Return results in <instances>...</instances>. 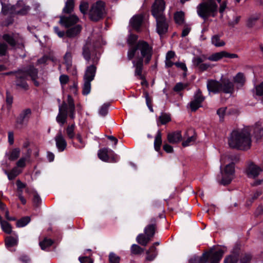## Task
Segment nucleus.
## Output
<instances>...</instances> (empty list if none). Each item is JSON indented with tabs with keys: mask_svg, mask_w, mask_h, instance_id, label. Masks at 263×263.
I'll return each mask as SVG.
<instances>
[{
	"mask_svg": "<svg viewBox=\"0 0 263 263\" xmlns=\"http://www.w3.org/2000/svg\"><path fill=\"white\" fill-rule=\"evenodd\" d=\"M152 47L146 42L139 41L136 46L129 47L127 52L128 59H133V66L135 68V73L138 76L140 79H143L142 71L143 69V60L146 64L151 61L152 55Z\"/></svg>",
	"mask_w": 263,
	"mask_h": 263,
	"instance_id": "1",
	"label": "nucleus"
},
{
	"mask_svg": "<svg viewBox=\"0 0 263 263\" xmlns=\"http://www.w3.org/2000/svg\"><path fill=\"white\" fill-rule=\"evenodd\" d=\"M252 128L246 127L241 130L232 132L229 140V145L233 148L247 150L251 145V133Z\"/></svg>",
	"mask_w": 263,
	"mask_h": 263,
	"instance_id": "2",
	"label": "nucleus"
},
{
	"mask_svg": "<svg viewBox=\"0 0 263 263\" xmlns=\"http://www.w3.org/2000/svg\"><path fill=\"white\" fill-rule=\"evenodd\" d=\"M236 156L232 155H226L221 156L220 159L221 184H229L234 178L235 168L234 162L237 160Z\"/></svg>",
	"mask_w": 263,
	"mask_h": 263,
	"instance_id": "3",
	"label": "nucleus"
},
{
	"mask_svg": "<svg viewBox=\"0 0 263 263\" xmlns=\"http://www.w3.org/2000/svg\"><path fill=\"white\" fill-rule=\"evenodd\" d=\"M165 3L163 0H155L152 7V14L157 22V32L161 36L167 32L168 24L164 16Z\"/></svg>",
	"mask_w": 263,
	"mask_h": 263,
	"instance_id": "4",
	"label": "nucleus"
},
{
	"mask_svg": "<svg viewBox=\"0 0 263 263\" xmlns=\"http://www.w3.org/2000/svg\"><path fill=\"white\" fill-rule=\"evenodd\" d=\"M221 0H203L197 7V13L198 15L206 20L208 17H214L218 12V4Z\"/></svg>",
	"mask_w": 263,
	"mask_h": 263,
	"instance_id": "5",
	"label": "nucleus"
},
{
	"mask_svg": "<svg viewBox=\"0 0 263 263\" xmlns=\"http://www.w3.org/2000/svg\"><path fill=\"white\" fill-rule=\"evenodd\" d=\"M67 102L68 105L64 103L59 106V114L56 117V121L61 126H63L67 121L68 111L72 119L75 117V106L71 96H68Z\"/></svg>",
	"mask_w": 263,
	"mask_h": 263,
	"instance_id": "6",
	"label": "nucleus"
},
{
	"mask_svg": "<svg viewBox=\"0 0 263 263\" xmlns=\"http://www.w3.org/2000/svg\"><path fill=\"white\" fill-rule=\"evenodd\" d=\"M37 71L34 67H30L27 71L19 70L16 72V85L24 89H28V85L26 82L27 76L29 75L32 80L34 81L36 86H38L39 83L35 80L37 77Z\"/></svg>",
	"mask_w": 263,
	"mask_h": 263,
	"instance_id": "7",
	"label": "nucleus"
},
{
	"mask_svg": "<svg viewBox=\"0 0 263 263\" xmlns=\"http://www.w3.org/2000/svg\"><path fill=\"white\" fill-rule=\"evenodd\" d=\"M246 173L249 178L255 179V181L252 183V185L257 186L263 183L262 168L253 162H250L248 164Z\"/></svg>",
	"mask_w": 263,
	"mask_h": 263,
	"instance_id": "8",
	"label": "nucleus"
},
{
	"mask_svg": "<svg viewBox=\"0 0 263 263\" xmlns=\"http://www.w3.org/2000/svg\"><path fill=\"white\" fill-rule=\"evenodd\" d=\"M89 18L92 21H98L102 19L105 14L104 4L101 1L92 5L89 11Z\"/></svg>",
	"mask_w": 263,
	"mask_h": 263,
	"instance_id": "9",
	"label": "nucleus"
},
{
	"mask_svg": "<svg viewBox=\"0 0 263 263\" xmlns=\"http://www.w3.org/2000/svg\"><path fill=\"white\" fill-rule=\"evenodd\" d=\"M224 250L219 249L217 251L213 252L212 250L204 253L201 257V259L203 261V263H219L221 259Z\"/></svg>",
	"mask_w": 263,
	"mask_h": 263,
	"instance_id": "10",
	"label": "nucleus"
},
{
	"mask_svg": "<svg viewBox=\"0 0 263 263\" xmlns=\"http://www.w3.org/2000/svg\"><path fill=\"white\" fill-rule=\"evenodd\" d=\"M80 19L76 14H71L68 16H61L59 23L65 28H69L78 24Z\"/></svg>",
	"mask_w": 263,
	"mask_h": 263,
	"instance_id": "11",
	"label": "nucleus"
},
{
	"mask_svg": "<svg viewBox=\"0 0 263 263\" xmlns=\"http://www.w3.org/2000/svg\"><path fill=\"white\" fill-rule=\"evenodd\" d=\"M223 58L234 59L238 58V55L237 54L230 53L226 51L223 50L218 52H216L212 54L208 58H206V59L212 62H217Z\"/></svg>",
	"mask_w": 263,
	"mask_h": 263,
	"instance_id": "12",
	"label": "nucleus"
},
{
	"mask_svg": "<svg viewBox=\"0 0 263 263\" xmlns=\"http://www.w3.org/2000/svg\"><path fill=\"white\" fill-rule=\"evenodd\" d=\"M29 10V6H26L23 1H20L15 5L11 7L10 13L23 15L26 14Z\"/></svg>",
	"mask_w": 263,
	"mask_h": 263,
	"instance_id": "13",
	"label": "nucleus"
},
{
	"mask_svg": "<svg viewBox=\"0 0 263 263\" xmlns=\"http://www.w3.org/2000/svg\"><path fill=\"white\" fill-rule=\"evenodd\" d=\"M204 98L202 96L201 91L198 89L194 95L193 100L190 102V106L192 111H196L201 106V104Z\"/></svg>",
	"mask_w": 263,
	"mask_h": 263,
	"instance_id": "14",
	"label": "nucleus"
},
{
	"mask_svg": "<svg viewBox=\"0 0 263 263\" xmlns=\"http://www.w3.org/2000/svg\"><path fill=\"white\" fill-rule=\"evenodd\" d=\"M206 86L209 92L216 93L222 90V83L217 81L208 80Z\"/></svg>",
	"mask_w": 263,
	"mask_h": 263,
	"instance_id": "15",
	"label": "nucleus"
},
{
	"mask_svg": "<svg viewBox=\"0 0 263 263\" xmlns=\"http://www.w3.org/2000/svg\"><path fill=\"white\" fill-rule=\"evenodd\" d=\"M56 146L59 151L62 152L67 146V142L61 132H59L54 138Z\"/></svg>",
	"mask_w": 263,
	"mask_h": 263,
	"instance_id": "16",
	"label": "nucleus"
},
{
	"mask_svg": "<svg viewBox=\"0 0 263 263\" xmlns=\"http://www.w3.org/2000/svg\"><path fill=\"white\" fill-rule=\"evenodd\" d=\"M82 29V25L77 24L72 27H69L66 31L65 34L69 37H74L81 32Z\"/></svg>",
	"mask_w": 263,
	"mask_h": 263,
	"instance_id": "17",
	"label": "nucleus"
},
{
	"mask_svg": "<svg viewBox=\"0 0 263 263\" xmlns=\"http://www.w3.org/2000/svg\"><path fill=\"white\" fill-rule=\"evenodd\" d=\"M143 22V16L141 14L134 15L130 20V24L134 29L139 30Z\"/></svg>",
	"mask_w": 263,
	"mask_h": 263,
	"instance_id": "18",
	"label": "nucleus"
},
{
	"mask_svg": "<svg viewBox=\"0 0 263 263\" xmlns=\"http://www.w3.org/2000/svg\"><path fill=\"white\" fill-rule=\"evenodd\" d=\"M96 71V67L94 65L88 66L84 76V80L92 81L95 78Z\"/></svg>",
	"mask_w": 263,
	"mask_h": 263,
	"instance_id": "19",
	"label": "nucleus"
},
{
	"mask_svg": "<svg viewBox=\"0 0 263 263\" xmlns=\"http://www.w3.org/2000/svg\"><path fill=\"white\" fill-rule=\"evenodd\" d=\"M168 142L172 144H175L182 140V136L180 131H176L167 135Z\"/></svg>",
	"mask_w": 263,
	"mask_h": 263,
	"instance_id": "20",
	"label": "nucleus"
},
{
	"mask_svg": "<svg viewBox=\"0 0 263 263\" xmlns=\"http://www.w3.org/2000/svg\"><path fill=\"white\" fill-rule=\"evenodd\" d=\"M18 237L17 235H14L6 237L5 245L8 249H10L17 245Z\"/></svg>",
	"mask_w": 263,
	"mask_h": 263,
	"instance_id": "21",
	"label": "nucleus"
},
{
	"mask_svg": "<svg viewBox=\"0 0 263 263\" xmlns=\"http://www.w3.org/2000/svg\"><path fill=\"white\" fill-rule=\"evenodd\" d=\"M221 91L227 93H232L234 91V84L229 80H224L222 84Z\"/></svg>",
	"mask_w": 263,
	"mask_h": 263,
	"instance_id": "22",
	"label": "nucleus"
},
{
	"mask_svg": "<svg viewBox=\"0 0 263 263\" xmlns=\"http://www.w3.org/2000/svg\"><path fill=\"white\" fill-rule=\"evenodd\" d=\"M31 113V111L29 108L23 110L17 119V123L20 124H23L24 121L29 118Z\"/></svg>",
	"mask_w": 263,
	"mask_h": 263,
	"instance_id": "23",
	"label": "nucleus"
},
{
	"mask_svg": "<svg viewBox=\"0 0 263 263\" xmlns=\"http://www.w3.org/2000/svg\"><path fill=\"white\" fill-rule=\"evenodd\" d=\"M20 149L18 148H13L6 153V155L9 160L14 161L17 159L20 155Z\"/></svg>",
	"mask_w": 263,
	"mask_h": 263,
	"instance_id": "24",
	"label": "nucleus"
},
{
	"mask_svg": "<svg viewBox=\"0 0 263 263\" xmlns=\"http://www.w3.org/2000/svg\"><path fill=\"white\" fill-rule=\"evenodd\" d=\"M147 256L146 260L152 261L155 259L157 255V251L155 246H152L146 252Z\"/></svg>",
	"mask_w": 263,
	"mask_h": 263,
	"instance_id": "25",
	"label": "nucleus"
},
{
	"mask_svg": "<svg viewBox=\"0 0 263 263\" xmlns=\"http://www.w3.org/2000/svg\"><path fill=\"white\" fill-rule=\"evenodd\" d=\"M22 172V169L15 166L10 172L5 171V173L7 175L9 180H12L21 173Z\"/></svg>",
	"mask_w": 263,
	"mask_h": 263,
	"instance_id": "26",
	"label": "nucleus"
},
{
	"mask_svg": "<svg viewBox=\"0 0 263 263\" xmlns=\"http://www.w3.org/2000/svg\"><path fill=\"white\" fill-rule=\"evenodd\" d=\"M112 152L111 149L108 148H103L100 149L98 152V155L99 158L103 161H107L108 160V153Z\"/></svg>",
	"mask_w": 263,
	"mask_h": 263,
	"instance_id": "27",
	"label": "nucleus"
},
{
	"mask_svg": "<svg viewBox=\"0 0 263 263\" xmlns=\"http://www.w3.org/2000/svg\"><path fill=\"white\" fill-rule=\"evenodd\" d=\"M260 13H255L248 17L247 21V26L249 28L252 27L256 21L260 17Z\"/></svg>",
	"mask_w": 263,
	"mask_h": 263,
	"instance_id": "28",
	"label": "nucleus"
},
{
	"mask_svg": "<svg viewBox=\"0 0 263 263\" xmlns=\"http://www.w3.org/2000/svg\"><path fill=\"white\" fill-rule=\"evenodd\" d=\"M31 150L28 149L27 150V154L26 156L20 158L16 162V166L21 169L24 168L26 166V162L29 160L31 154Z\"/></svg>",
	"mask_w": 263,
	"mask_h": 263,
	"instance_id": "29",
	"label": "nucleus"
},
{
	"mask_svg": "<svg viewBox=\"0 0 263 263\" xmlns=\"http://www.w3.org/2000/svg\"><path fill=\"white\" fill-rule=\"evenodd\" d=\"M74 1L67 0L64 7L63 9V12L65 13H71L74 10Z\"/></svg>",
	"mask_w": 263,
	"mask_h": 263,
	"instance_id": "30",
	"label": "nucleus"
},
{
	"mask_svg": "<svg viewBox=\"0 0 263 263\" xmlns=\"http://www.w3.org/2000/svg\"><path fill=\"white\" fill-rule=\"evenodd\" d=\"M151 239V238L147 235L145 236L143 234H140L137 236L136 240L141 245L146 246Z\"/></svg>",
	"mask_w": 263,
	"mask_h": 263,
	"instance_id": "31",
	"label": "nucleus"
},
{
	"mask_svg": "<svg viewBox=\"0 0 263 263\" xmlns=\"http://www.w3.org/2000/svg\"><path fill=\"white\" fill-rule=\"evenodd\" d=\"M211 43L217 47L224 46L226 44L224 41L220 39L218 35H214L211 37Z\"/></svg>",
	"mask_w": 263,
	"mask_h": 263,
	"instance_id": "32",
	"label": "nucleus"
},
{
	"mask_svg": "<svg viewBox=\"0 0 263 263\" xmlns=\"http://www.w3.org/2000/svg\"><path fill=\"white\" fill-rule=\"evenodd\" d=\"M239 255L237 252H233L226 256L224 260V263H237Z\"/></svg>",
	"mask_w": 263,
	"mask_h": 263,
	"instance_id": "33",
	"label": "nucleus"
},
{
	"mask_svg": "<svg viewBox=\"0 0 263 263\" xmlns=\"http://www.w3.org/2000/svg\"><path fill=\"white\" fill-rule=\"evenodd\" d=\"M64 64L67 71H69L72 67V55L70 52H67L64 57Z\"/></svg>",
	"mask_w": 263,
	"mask_h": 263,
	"instance_id": "34",
	"label": "nucleus"
},
{
	"mask_svg": "<svg viewBox=\"0 0 263 263\" xmlns=\"http://www.w3.org/2000/svg\"><path fill=\"white\" fill-rule=\"evenodd\" d=\"M161 136V132L160 130H158L154 141V148L157 152L159 151L162 144Z\"/></svg>",
	"mask_w": 263,
	"mask_h": 263,
	"instance_id": "35",
	"label": "nucleus"
},
{
	"mask_svg": "<svg viewBox=\"0 0 263 263\" xmlns=\"http://www.w3.org/2000/svg\"><path fill=\"white\" fill-rule=\"evenodd\" d=\"M174 19L177 24L179 25L183 24L184 22V13L182 11L175 13L174 14Z\"/></svg>",
	"mask_w": 263,
	"mask_h": 263,
	"instance_id": "36",
	"label": "nucleus"
},
{
	"mask_svg": "<svg viewBox=\"0 0 263 263\" xmlns=\"http://www.w3.org/2000/svg\"><path fill=\"white\" fill-rule=\"evenodd\" d=\"M53 243V241L51 239L45 238L43 241L39 243L42 250H45L47 248L50 247Z\"/></svg>",
	"mask_w": 263,
	"mask_h": 263,
	"instance_id": "37",
	"label": "nucleus"
},
{
	"mask_svg": "<svg viewBox=\"0 0 263 263\" xmlns=\"http://www.w3.org/2000/svg\"><path fill=\"white\" fill-rule=\"evenodd\" d=\"M91 81L84 80V85L83 87L82 93L84 95H87L90 92L91 90Z\"/></svg>",
	"mask_w": 263,
	"mask_h": 263,
	"instance_id": "38",
	"label": "nucleus"
},
{
	"mask_svg": "<svg viewBox=\"0 0 263 263\" xmlns=\"http://www.w3.org/2000/svg\"><path fill=\"white\" fill-rule=\"evenodd\" d=\"M74 128L75 124H72L70 125H68L66 129L67 136L70 139H72L75 136Z\"/></svg>",
	"mask_w": 263,
	"mask_h": 263,
	"instance_id": "39",
	"label": "nucleus"
},
{
	"mask_svg": "<svg viewBox=\"0 0 263 263\" xmlns=\"http://www.w3.org/2000/svg\"><path fill=\"white\" fill-rule=\"evenodd\" d=\"M90 45L88 44H86L83 48V55L84 58L87 61L90 59Z\"/></svg>",
	"mask_w": 263,
	"mask_h": 263,
	"instance_id": "40",
	"label": "nucleus"
},
{
	"mask_svg": "<svg viewBox=\"0 0 263 263\" xmlns=\"http://www.w3.org/2000/svg\"><path fill=\"white\" fill-rule=\"evenodd\" d=\"M234 81L235 83L242 86L245 82V78L243 74L241 72L238 73L234 78Z\"/></svg>",
	"mask_w": 263,
	"mask_h": 263,
	"instance_id": "41",
	"label": "nucleus"
},
{
	"mask_svg": "<svg viewBox=\"0 0 263 263\" xmlns=\"http://www.w3.org/2000/svg\"><path fill=\"white\" fill-rule=\"evenodd\" d=\"M89 8V4L88 2L85 1H82L79 6V9L80 12L84 15H85L88 12Z\"/></svg>",
	"mask_w": 263,
	"mask_h": 263,
	"instance_id": "42",
	"label": "nucleus"
},
{
	"mask_svg": "<svg viewBox=\"0 0 263 263\" xmlns=\"http://www.w3.org/2000/svg\"><path fill=\"white\" fill-rule=\"evenodd\" d=\"M155 227L154 224H151L146 227L144 229V233L146 235L153 237L155 234Z\"/></svg>",
	"mask_w": 263,
	"mask_h": 263,
	"instance_id": "43",
	"label": "nucleus"
},
{
	"mask_svg": "<svg viewBox=\"0 0 263 263\" xmlns=\"http://www.w3.org/2000/svg\"><path fill=\"white\" fill-rule=\"evenodd\" d=\"M3 39L6 41L10 46L14 47L16 45V41L14 37L9 34H4Z\"/></svg>",
	"mask_w": 263,
	"mask_h": 263,
	"instance_id": "44",
	"label": "nucleus"
},
{
	"mask_svg": "<svg viewBox=\"0 0 263 263\" xmlns=\"http://www.w3.org/2000/svg\"><path fill=\"white\" fill-rule=\"evenodd\" d=\"M30 221V218L28 216L23 217L18 220L16 222V226L18 227H23L26 226Z\"/></svg>",
	"mask_w": 263,
	"mask_h": 263,
	"instance_id": "45",
	"label": "nucleus"
},
{
	"mask_svg": "<svg viewBox=\"0 0 263 263\" xmlns=\"http://www.w3.org/2000/svg\"><path fill=\"white\" fill-rule=\"evenodd\" d=\"M251 128V127H250ZM252 131L254 132L255 137L257 138H260L263 136V129L259 126L251 127Z\"/></svg>",
	"mask_w": 263,
	"mask_h": 263,
	"instance_id": "46",
	"label": "nucleus"
},
{
	"mask_svg": "<svg viewBox=\"0 0 263 263\" xmlns=\"http://www.w3.org/2000/svg\"><path fill=\"white\" fill-rule=\"evenodd\" d=\"M144 250L137 245L134 244L130 248L131 253L135 255L141 254Z\"/></svg>",
	"mask_w": 263,
	"mask_h": 263,
	"instance_id": "47",
	"label": "nucleus"
},
{
	"mask_svg": "<svg viewBox=\"0 0 263 263\" xmlns=\"http://www.w3.org/2000/svg\"><path fill=\"white\" fill-rule=\"evenodd\" d=\"M1 228L4 232L7 234H10L11 232V225L6 221H3L1 222Z\"/></svg>",
	"mask_w": 263,
	"mask_h": 263,
	"instance_id": "48",
	"label": "nucleus"
},
{
	"mask_svg": "<svg viewBox=\"0 0 263 263\" xmlns=\"http://www.w3.org/2000/svg\"><path fill=\"white\" fill-rule=\"evenodd\" d=\"M205 59H206L205 57L203 58L202 57H196L193 58L192 62L194 65L199 68L200 65H201Z\"/></svg>",
	"mask_w": 263,
	"mask_h": 263,
	"instance_id": "49",
	"label": "nucleus"
},
{
	"mask_svg": "<svg viewBox=\"0 0 263 263\" xmlns=\"http://www.w3.org/2000/svg\"><path fill=\"white\" fill-rule=\"evenodd\" d=\"M109 260L110 263H119L120 258L114 253H110L109 255Z\"/></svg>",
	"mask_w": 263,
	"mask_h": 263,
	"instance_id": "50",
	"label": "nucleus"
},
{
	"mask_svg": "<svg viewBox=\"0 0 263 263\" xmlns=\"http://www.w3.org/2000/svg\"><path fill=\"white\" fill-rule=\"evenodd\" d=\"M109 107V104H103L99 109V114L101 116H105L108 112V108Z\"/></svg>",
	"mask_w": 263,
	"mask_h": 263,
	"instance_id": "51",
	"label": "nucleus"
},
{
	"mask_svg": "<svg viewBox=\"0 0 263 263\" xmlns=\"http://www.w3.org/2000/svg\"><path fill=\"white\" fill-rule=\"evenodd\" d=\"M138 39V36L134 34H130L127 39V43L130 47L135 46L133 44L136 42Z\"/></svg>",
	"mask_w": 263,
	"mask_h": 263,
	"instance_id": "52",
	"label": "nucleus"
},
{
	"mask_svg": "<svg viewBox=\"0 0 263 263\" xmlns=\"http://www.w3.org/2000/svg\"><path fill=\"white\" fill-rule=\"evenodd\" d=\"M195 140V137L192 136L189 138H188L186 140L182 142V145L184 147L188 146L190 145L192 143H193Z\"/></svg>",
	"mask_w": 263,
	"mask_h": 263,
	"instance_id": "53",
	"label": "nucleus"
},
{
	"mask_svg": "<svg viewBox=\"0 0 263 263\" xmlns=\"http://www.w3.org/2000/svg\"><path fill=\"white\" fill-rule=\"evenodd\" d=\"M160 121L162 124H164L171 120L170 116L167 114H162L159 117Z\"/></svg>",
	"mask_w": 263,
	"mask_h": 263,
	"instance_id": "54",
	"label": "nucleus"
},
{
	"mask_svg": "<svg viewBox=\"0 0 263 263\" xmlns=\"http://www.w3.org/2000/svg\"><path fill=\"white\" fill-rule=\"evenodd\" d=\"M255 90L257 95H263V82L255 87Z\"/></svg>",
	"mask_w": 263,
	"mask_h": 263,
	"instance_id": "55",
	"label": "nucleus"
},
{
	"mask_svg": "<svg viewBox=\"0 0 263 263\" xmlns=\"http://www.w3.org/2000/svg\"><path fill=\"white\" fill-rule=\"evenodd\" d=\"M61 84L63 85L67 84L69 81V77L68 76L65 74H62L60 76L59 78Z\"/></svg>",
	"mask_w": 263,
	"mask_h": 263,
	"instance_id": "56",
	"label": "nucleus"
},
{
	"mask_svg": "<svg viewBox=\"0 0 263 263\" xmlns=\"http://www.w3.org/2000/svg\"><path fill=\"white\" fill-rule=\"evenodd\" d=\"M226 109H227V108H226V107H222L217 110V114L219 116L220 119H222L223 118V117L226 114Z\"/></svg>",
	"mask_w": 263,
	"mask_h": 263,
	"instance_id": "57",
	"label": "nucleus"
},
{
	"mask_svg": "<svg viewBox=\"0 0 263 263\" xmlns=\"http://www.w3.org/2000/svg\"><path fill=\"white\" fill-rule=\"evenodd\" d=\"M251 259V256L250 254H245L240 259V263H249Z\"/></svg>",
	"mask_w": 263,
	"mask_h": 263,
	"instance_id": "58",
	"label": "nucleus"
},
{
	"mask_svg": "<svg viewBox=\"0 0 263 263\" xmlns=\"http://www.w3.org/2000/svg\"><path fill=\"white\" fill-rule=\"evenodd\" d=\"M33 203L34 204L36 205V206H38L39 205V204L41 203V199L40 197V196H39V195L36 193H34V195H33Z\"/></svg>",
	"mask_w": 263,
	"mask_h": 263,
	"instance_id": "59",
	"label": "nucleus"
},
{
	"mask_svg": "<svg viewBox=\"0 0 263 263\" xmlns=\"http://www.w3.org/2000/svg\"><path fill=\"white\" fill-rule=\"evenodd\" d=\"M212 65L210 63H202L199 67V69L201 71H205L208 70L210 68H212Z\"/></svg>",
	"mask_w": 263,
	"mask_h": 263,
	"instance_id": "60",
	"label": "nucleus"
},
{
	"mask_svg": "<svg viewBox=\"0 0 263 263\" xmlns=\"http://www.w3.org/2000/svg\"><path fill=\"white\" fill-rule=\"evenodd\" d=\"M7 49V46L5 43L0 44V55H4L6 54Z\"/></svg>",
	"mask_w": 263,
	"mask_h": 263,
	"instance_id": "61",
	"label": "nucleus"
},
{
	"mask_svg": "<svg viewBox=\"0 0 263 263\" xmlns=\"http://www.w3.org/2000/svg\"><path fill=\"white\" fill-rule=\"evenodd\" d=\"M16 185L17 190L19 193H22V190L26 186L25 184L22 182L20 180H18L16 181Z\"/></svg>",
	"mask_w": 263,
	"mask_h": 263,
	"instance_id": "62",
	"label": "nucleus"
},
{
	"mask_svg": "<svg viewBox=\"0 0 263 263\" xmlns=\"http://www.w3.org/2000/svg\"><path fill=\"white\" fill-rule=\"evenodd\" d=\"M79 259L81 263H93L92 260L88 257H80Z\"/></svg>",
	"mask_w": 263,
	"mask_h": 263,
	"instance_id": "63",
	"label": "nucleus"
},
{
	"mask_svg": "<svg viewBox=\"0 0 263 263\" xmlns=\"http://www.w3.org/2000/svg\"><path fill=\"white\" fill-rule=\"evenodd\" d=\"M77 139L79 141V142L80 143V145H79V148H83L85 145V143L83 140L81 135L80 134H77Z\"/></svg>",
	"mask_w": 263,
	"mask_h": 263,
	"instance_id": "64",
	"label": "nucleus"
}]
</instances>
